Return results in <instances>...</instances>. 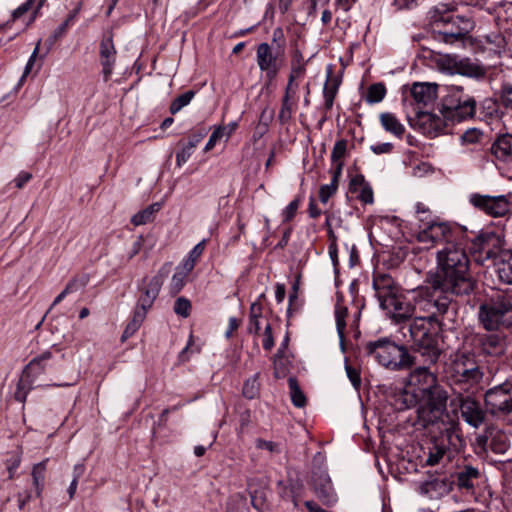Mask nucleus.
<instances>
[{"instance_id": "nucleus-17", "label": "nucleus", "mask_w": 512, "mask_h": 512, "mask_svg": "<svg viewBox=\"0 0 512 512\" xmlns=\"http://www.w3.org/2000/svg\"><path fill=\"white\" fill-rule=\"evenodd\" d=\"M162 285L163 278L160 275H155L145 281L135 309L147 315V312L151 309L158 297Z\"/></svg>"}, {"instance_id": "nucleus-51", "label": "nucleus", "mask_w": 512, "mask_h": 512, "mask_svg": "<svg viewBox=\"0 0 512 512\" xmlns=\"http://www.w3.org/2000/svg\"><path fill=\"white\" fill-rule=\"evenodd\" d=\"M482 132L476 128L466 130L460 137L463 144H475L480 141Z\"/></svg>"}, {"instance_id": "nucleus-48", "label": "nucleus", "mask_w": 512, "mask_h": 512, "mask_svg": "<svg viewBox=\"0 0 512 512\" xmlns=\"http://www.w3.org/2000/svg\"><path fill=\"white\" fill-rule=\"evenodd\" d=\"M88 283V278L83 276V277H75L73 279H71L65 286L64 290L66 291V293L69 295V294H72V293H75L77 291H80L82 289H84V287L87 285Z\"/></svg>"}, {"instance_id": "nucleus-62", "label": "nucleus", "mask_w": 512, "mask_h": 512, "mask_svg": "<svg viewBox=\"0 0 512 512\" xmlns=\"http://www.w3.org/2000/svg\"><path fill=\"white\" fill-rule=\"evenodd\" d=\"M34 1H35V0H27L25 3H23V4H22V5H20L18 8H16V9L13 11V14H12L13 19H14V20H15V19H18V18H20L22 15H24L25 13H27V12L31 9V7H32V5H33V3H34Z\"/></svg>"}, {"instance_id": "nucleus-49", "label": "nucleus", "mask_w": 512, "mask_h": 512, "mask_svg": "<svg viewBox=\"0 0 512 512\" xmlns=\"http://www.w3.org/2000/svg\"><path fill=\"white\" fill-rule=\"evenodd\" d=\"M260 328V314L256 312V304H252L248 332L251 334H259Z\"/></svg>"}, {"instance_id": "nucleus-64", "label": "nucleus", "mask_w": 512, "mask_h": 512, "mask_svg": "<svg viewBox=\"0 0 512 512\" xmlns=\"http://www.w3.org/2000/svg\"><path fill=\"white\" fill-rule=\"evenodd\" d=\"M205 135H206V133L204 131H199V132L192 134L189 137V140L186 143V145L194 150L196 148V146L203 140Z\"/></svg>"}, {"instance_id": "nucleus-58", "label": "nucleus", "mask_w": 512, "mask_h": 512, "mask_svg": "<svg viewBox=\"0 0 512 512\" xmlns=\"http://www.w3.org/2000/svg\"><path fill=\"white\" fill-rule=\"evenodd\" d=\"M262 343H263V348L268 351L271 350L274 346L273 332H272L271 325L269 323H267L264 328Z\"/></svg>"}, {"instance_id": "nucleus-6", "label": "nucleus", "mask_w": 512, "mask_h": 512, "mask_svg": "<svg viewBox=\"0 0 512 512\" xmlns=\"http://www.w3.org/2000/svg\"><path fill=\"white\" fill-rule=\"evenodd\" d=\"M410 337L414 345L425 357V361L435 363L440 355L434 333V322L431 316H416L410 324Z\"/></svg>"}, {"instance_id": "nucleus-36", "label": "nucleus", "mask_w": 512, "mask_h": 512, "mask_svg": "<svg viewBox=\"0 0 512 512\" xmlns=\"http://www.w3.org/2000/svg\"><path fill=\"white\" fill-rule=\"evenodd\" d=\"M206 245V240L200 241L189 252L188 257L183 261L182 267L184 270L191 272L196 265V262L202 255Z\"/></svg>"}, {"instance_id": "nucleus-60", "label": "nucleus", "mask_w": 512, "mask_h": 512, "mask_svg": "<svg viewBox=\"0 0 512 512\" xmlns=\"http://www.w3.org/2000/svg\"><path fill=\"white\" fill-rule=\"evenodd\" d=\"M222 131H223L222 129H218L217 127L214 129L208 142L206 143V145L204 147L205 152L212 150L215 147V145L217 144V142H219L223 139V137L221 135Z\"/></svg>"}, {"instance_id": "nucleus-40", "label": "nucleus", "mask_w": 512, "mask_h": 512, "mask_svg": "<svg viewBox=\"0 0 512 512\" xmlns=\"http://www.w3.org/2000/svg\"><path fill=\"white\" fill-rule=\"evenodd\" d=\"M289 389H290V395L292 403L296 407H303L306 403V397L301 391L298 382L295 378L291 377L288 380Z\"/></svg>"}, {"instance_id": "nucleus-20", "label": "nucleus", "mask_w": 512, "mask_h": 512, "mask_svg": "<svg viewBox=\"0 0 512 512\" xmlns=\"http://www.w3.org/2000/svg\"><path fill=\"white\" fill-rule=\"evenodd\" d=\"M312 485L316 496L324 504L332 505L337 501V495L327 472L322 470L315 471L312 476Z\"/></svg>"}, {"instance_id": "nucleus-9", "label": "nucleus", "mask_w": 512, "mask_h": 512, "mask_svg": "<svg viewBox=\"0 0 512 512\" xmlns=\"http://www.w3.org/2000/svg\"><path fill=\"white\" fill-rule=\"evenodd\" d=\"M504 238L494 232H483L475 237L470 246V254L473 260L484 265L487 261L500 258L505 251Z\"/></svg>"}, {"instance_id": "nucleus-29", "label": "nucleus", "mask_w": 512, "mask_h": 512, "mask_svg": "<svg viewBox=\"0 0 512 512\" xmlns=\"http://www.w3.org/2000/svg\"><path fill=\"white\" fill-rule=\"evenodd\" d=\"M448 445L445 440L434 439L428 447L425 464L435 466L440 464L448 454Z\"/></svg>"}, {"instance_id": "nucleus-18", "label": "nucleus", "mask_w": 512, "mask_h": 512, "mask_svg": "<svg viewBox=\"0 0 512 512\" xmlns=\"http://www.w3.org/2000/svg\"><path fill=\"white\" fill-rule=\"evenodd\" d=\"M99 56L104 79L108 80L113 72L117 57V50L111 32L105 34L100 42Z\"/></svg>"}, {"instance_id": "nucleus-46", "label": "nucleus", "mask_w": 512, "mask_h": 512, "mask_svg": "<svg viewBox=\"0 0 512 512\" xmlns=\"http://www.w3.org/2000/svg\"><path fill=\"white\" fill-rule=\"evenodd\" d=\"M189 271L184 270L183 268L180 271L174 273L170 283V289L173 293H178L185 285V280Z\"/></svg>"}, {"instance_id": "nucleus-35", "label": "nucleus", "mask_w": 512, "mask_h": 512, "mask_svg": "<svg viewBox=\"0 0 512 512\" xmlns=\"http://www.w3.org/2000/svg\"><path fill=\"white\" fill-rule=\"evenodd\" d=\"M161 205L159 203H153L145 209L134 214L131 218V223L134 226L145 225L154 219L155 214L160 210Z\"/></svg>"}, {"instance_id": "nucleus-54", "label": "nucleus", "mask_w": 512, "mask_h": 512, "mask_svg": "<svg viewBox=\"0 0 512 512\" xmlns=\"http://www.w3.org/2000/svg\"><path fill=\"white\" fill-rule=\"evenodd\" d=\"M337 94V87L332 85V86H329L328 84H326L324 86V90H323V96H324V100H325V107L326 109H331L332 106H333V102H334V98Z\"/></svg>"}, {"instance_id": "nucleus-26", "label": "nucleus", "mask_w": 512, "mask_h": 512, "mask_svg": "<svg viewBox=\"0 0 512 512\" xmlns=\"http://www.w3.org/2000/svg\"><path fill=\"white\" fill-rule=\"evenodd\" d=\"M381 308L396 321H402L414 315L412 305L399 294L392 298L391 305H383Z\"/></svg>"}, {"instance_id": "nucleus-10", "label": "nucleus", "mask_w": 512, "mask_h": 512, "mask_svg": "<svg viewBox=\"0 0 512 512\" xmlns=\"http://www.w3.org/2000/svg\"><path fill=\"white\" fill-rule=\"evenodd\" d=\"M485 408L495 417H505L512 413V381L507 380L488 389L484 395Z\"/></svg>"}, {"instance_id": "nucleus-13", "label": "nucleus", "mask_w": 512, "mask_h": 512, "mask_svg": "<svg viewBox=\"0 0 512 512\" xmlns=\"http://www.w3.org/2000/svg\"><path fill=\"white\" fill-rule=\"evenodd\" d=\"M470 203L491 217H505L510 213L511 203L507 195H482L472 194Z\"/></svg>"}, {"instance_id": "nucleus-5", "label": "nucleus", "mask_w": 512, "mask_h": 512, "mask_svg": "<svg viewBox=\"0 0 512 512\" xmlns=\"http://www.w3.org/2000/svg\"><path fill=\"white\" fill-rule=\"evenodd\" d=\"M479 320L486 330H497L512 325V304L502 294L487 299L479 307Z\"/></svg>"}, {"instance_id": "nucleus-42", "label": "nucleus", "mask_w": 512, "mask_h": 512, "mask_svg": "<svg viewBox=\"0 0 512 512\" xmlns=\"http://www.w3.org/2000/svg\"><path fill=\"white\" fill-rule=\"evenodd\" d=\"M46 462L42 461L36 465H34L32 469V477H33V484L36 487L37 493L40 494L44 482L45 477V470H46Z\"/></svg>"}, {"instance_id": "nucleus-32", "label": "nucleus", "mask_w": 512, "mask_h": 512, "mask_svg": "<svg viewBox=\"0 0 512 512\" xmlns=\"http://www.w3.org/2000/svg\"><path fill=\"white\" fill-rule=\"evenodd\" d=\"M490 448L497 454H505L510 446V436L499 429H492L490 432Z\"/></svg>"}, {"instance_id": "nucleus-27", "label": "nucleus", "mask_w": 512, "mask_h": 512, "mask_svg": "<svg viewBox=\"0 0 512 512\" xmlns=\"http://www.w3.org/2000/svg\"><path fill=\"white\" fill-rule=\"evenodd\" d=\"M350 191L357 193V197L364 204H372L374 202L373 189L362 175H357L350 181Z\"/></svg>"}, {"instance_id": "nucleus-61", "label": "nucleus", "mask_w": 512, "mask_h": 512, "mask_svg": "<svg viewBox=\"0 0 512 512\" xmlns=\"http://www.w3.org/2000/svg\"><path fill=\"white\" fill-rule=\"evenodd\" d=\"M251 503L252 505L258 509L261 510L266 506V498L264 495V492L262 491H255L251 494Z\"/></svg>"}, {"instance_id": "nucleus-43", "label": "nucleus", "mask_w": 512, "mask_h": 512, "mask_svg": "<svg viewBox=\"0 0 512 512\" xmlns=\"http://www.w3.org/2000/svg\"><path fill=\"white\" fill-rule=\"evenodd\" d=\"M195 93L191 90L179 95L178 97H176L171 105H170V112L172 114H176L178 113L183 107H185L186 105H188L191 100L193 99Z\"/></svg>"}, {"instance_id": "nucleus-50", "label": "nucleus", "mask_w": 512, "mask_h": 512, "mask_svg": "<svg viewBox=\"0 0 512 512\" xmlns=\"http://www.w3.org/2000/svg\"><path fill=\"white\" fill-rule=\"evenodd\" d=\"M500 99L503 106L512 111V84L506 83L501 87Z\"/></svg>"}, {"instance_id": "nucleus-34", "label": "nucleus", "mask_w": 512, "mask_h": 512, "mask_svg": "<svg viewBox=\"0 0 512 512\" xmlns=\"http://www.w3.org/2000/svg\"><path fill=\"white\" fill-rule=\"evenodd\" d=\"M480 476L479 470L472 466H465L457 474V484L460 488L473 489L474 481Z\"/></svg>"}, {"instance_id": "nucleus-3", "label": "nucleus", "mask_w": 512, "mask_h": 512, "mask_svg": "<svg viewBox=\"0 0 512 512\" xmlns=\"http://www.w3.org/2000/svg\"><path fill=\"white\" fill-rule=\"evenodd\" d=\"M445 374L452 383L463 385L465 389L480 383L484 376L474 355L462 351L450 356L445 366Z\"/></svg>"}, {"instance_id": "nucleus-53", "label": "nucleus", "mask_w": 512, "mask_h": 512, "mask_svg": "<svg viewBox=\"0 0 512 512\" xmlns=\"http://www.w3.org/2000/svg\"><path fill=\"white\" fill-rule=\"evenodd\" d=\"M345 370H346L347 377L351 381L353 387L355 389H358L361 385V377H360L359 370L357 368H354V367L348 365L347 363L345 364Z\"/></svg>"}, {"instance_id": "nucleus-39", "label": "nucleus", "mask_w": 512, "mask_h": 512, "mask_svg": "<svg viewBox=\"0 0 512 512\" xmlns=\"http://www.w3.org/2000/svg\"><path fill=\"white\" fill-rule=\"evenodd\" d=\"M348 314V310L346 307L341 305H336L335 307V320L337 332L340 338V342L343 343L345 338V327H346V317Z\"/></svg>"}, {"instance_id": "nucleus-16", "label": "nucleus", "mask_w": 512, "mask_h": 512, "mask_svg": "<svg viewBox=\"0 0 512 512\" xmlns=\"http://www.w3.org/2000/svg\"><path fill=\"white\" fill-rule=\"evenodd\" d=\"M409 387H413V392L422 394V397L431 395L436 388H441L437 384L436 376L426 367L416 368L409 377Z\"/></svg>"}, {"instance_id": "nucleus-15", "label": "nucleus", "mask_w": 512, "mask_h": 512, "mask_svg": "<svg viewBox=\"0 0 512 512\" xmlns=\"http://www.w3.org/2000/svg\"><path fill=\"white\" fill-rule=\"evenodd\" d=\"M407 118L411 127L429 137L437 136L445 128V119L430 112L417 111L413 118Z\"/></svg>"}, {"instance_id": "nucleus-22", "label": "nucleus", "mask_w": 512, "mask_h": 512, "mask_svg": "<svg viewBox=\"0 0 512 512\" xmlns=\"http://www.w3.org/2000/svg\"><path fill=\"white\" fill-rule=\"evenodd\" d=\"M478 345L485 355L499 357L505 353L506 340L500 333H485L478 336Z\"/></svg>"}, {"instance_id": "nucleus-30", "label": "nucleus", "mask_w": 512, "mask_h": 512, "mask_svg": "<svg viewBox=\"0 0 512 512\" xmlns=\"http://www.w3.org/2000/svg\"><path fill=\"white\" fill-rule=\"evenodd\" d=\"M379 121L382 128L397 138H401L405 133V127L391 112H383L379 115Z\"/></svg>"}, {"instance_id": "nucleus-59", "label": "nucleus", "mask_w": 512, "mask_h": 512, "mask_svg": "<svg viewBox=\"0 0 512 512\" xmlns=\"http://www.w3.org/2000/svg\"><path fill=\"white\" fill-rule=\"evenodd\" d=\"M21 463V456L20 454L16 453L12 455L9 459L6 461V466L9 472V478L12 479L14 476L15 471L19 467Z\"/></svg>"}, {"instance_id": "nucleus-57", "label": "nucleus", "mask_w": 512, "mask_h": 512, "mask_svg": "<svg viewBox=\"0 0 512 512\" xmlns=\"http://www.w3.org/2000/svg\"><path fill=\"white\" fill-rule=\"evenodd\" d=\"M83 471H84V466L83 465H76L75 466V468H74V477H73V480L70 483V486L68 488V493H69L70 498H73V496H74V494L76 492L77 485H78V480H79L80 476L82 475Z\"/></svg>"}, {"instance_id": "nucleus-11", "label": "nucleus", "mask_w": 512, "mask_h": 512, "mask_svg": "<svg viewBox=\"0 0 512 512\" xmlns=\"http://www.w3.org/2000/svg\"><path fill=\"white\" fill-rule=\"evenodd\" d=\"M416 238L419 243L424 245V248L430 249L454 242L458 239V233L448 222L433 221L419 231Z\"/></svg>"}, {"instance_id": "nucleus-24", "label": "nucleus", "mask_w": 512, "mask_h": 512, "mask_svg": "<svg viewBox=\"0 0 512 512\" xmlns=\"http://www.w3.org/2000/svg\"><path fill=\"white\" fill-rule=\"evenodd\" d=\"M460 410L462 417L469 425L477 428L484 422V411L474 399L470 397L462 399Z\"/></svg>"}, {"instance_id": "nucleus-55", "label": "nucleus", "mask_w": 512, "mask_h": 512, "mask_svg": "<svg viewBox=\"0 0 512 512\" xmlns=\"http://www.w3.org/2000/svg\"><path fill=\"white\" fill-rule=\"evenodd\" d=\"M194 150L190 147H188L186 144L182 146V148L177 152L176 154V164L178 167H181L184 165L191 155L193 154Z\"/></svg>"}, {"instance_id": "nucleus-37", "label": "nucleus", "mask_w": 512, "mask_h": 512, "mask_svg": "<svg viewBox=\"0 0 512 512\" xmlns=\"http://www.w3.org/2000/svg\"><path fill=\"white\" fill-rule=\"evenodd\" d=\"M259 388V373H256L244 382L242 394L247 399H255L259 396Z\"/></svg>"}, {"instance_id": "nucleus-52", "label": "nucleus", "mask_w": 512, "mask_h": 512, "mask_svg": "<svg viewBox=\"0 0 512 512\" xmlns=\"http://www.w3.org/2000/svg\"><path fill=\"white\" fill-rule=\"evenodd\" d=\"M299 205H300L299 198L294 199L287 205V207L282 212L284 222H289L293 219V217L295 216V214L299 208Z\"/></svg>"}, {"instance_id": "nucleus-56", "label": "nucleus", "mask_w": 512, "mask_h": 512, "mask_svg": "<svg viewBox=\"0 0 512 512\" xmlns=\"http://www.w3.org/2000/svg\"><path fill=\"white\" fill-rule=\"evenodd\" d=\"M193 336L190 335L189 340L185 348L179 353V360L182 362L189 360V353H199L200 349L198 347L193 348Z\"/></svg>"}, {"instance_id": "nucleus-33", "label": "nucleus", "mask_w": 512, "mask_h": 512, "mask_svg": "<svg viewBox=\"0 0 512 512\" xmlns=\"http://www.w3.org/2000/svg\"><path fill=\"white\" fill-rule=\"evenodd\" d=\"M343 164H338L336 168H334L333 176L331 182L329 184L322 185L319 189V200L322 203H327L329 198L334 195L338 188L339 177L342 173Z\"/></svg>"}, {"instance_id": "nucleus-38", "label": "nucleus", "mask_w": 512, "mask_h": 512, "mask_svg": "<svg viewBox=\"0 0 512 512\" xmlns=\"http://www.w3.org/2000/svg\"><path fill=\"white\" fill-rule=\"evenodd\" d=\"M145 318L146 314L135 309L132 320L127 324L123 332L122 341L133 336L136 333V331L141 327Z\"/></svg>"}, {"instance_id": "nucleus-2", "label": "nucleus", "mask_w": 512, "mask_h": 512, "mask_svg": "<svg viewBox=\"0 0 512 512\" xmlns=\"http://www.w3.org/2000/svg\"><path fill=\"white\" fill-rule=\"evenodd\" d=\"M447 392L436 388L431 395L421 397L417 408V422L425 429L448 431L455 425V415L447 411Z\"/></svg>"}, {"instance_id": "nucleus-7", "label": "nucleus", "mask_w": 512, "mask_h": 512, "mask_svg": "<svg viewBox=\"0 0 512 512\" xmlns=\"http://www.w3.org/2000/svg\"><path fill=\"white\" fill-rule=\"evenodd\" d=\"M431 18L434 30L437 31V39L445 43L462 41L472 27L468 19L446 12L441 13L439 8L434 10Z\"/></svg>"}, {"instance_id": "nucleus-1", "label": "nucleus", "mask_w": 512, "mask_h": 512, "mask_svg": "<svg viewBox=\"0 0 512 512\" xmlns=\"http://www.w3.org/2000/svg\"><path fill=\"white\" fill-rule=\"evenodd\" d=\"M437 272L431 280L435 291L446 295H468L476 285L469 272V258L457 239L448 242L436 253Z\"/></svg>"}, {"instance_id": "nucleus-63", "label": "nucleus", "mask_w": 512, "mask_h": 512, "mask_svg": "<svg viewBox=\"0 0 512 512\" xmlns=\"http://www.w3.org/2000/svg\"><path fill=\"white\" fill-rule=\"evenodd\" d=\"M32 178V174L29 172L22 171L20 172L16 178L14 179L15 186L18 189H21L24 187V185L29 182Z\"/></svg>"}, {"instance_id": "nucleus-45", "label": "nucleus", "mask_w": 512, "mask_h": 512, "mask_svg": "<svg viewBox=\"0 0 512 512\" xmlns=\"http://www.w3.org/2000/svg\"><path fill=\"white\" fill-rule=\"evenodd\" d=\"M296 105L295 100H290V98L283 97L281 109L279 111V119L281 122H288L292 118V114L294 112V108Z\"/></svg>"}, {"instance_id": "nucleus-28", "label": "nucleus", "mask_w": 512, "mask_h": 512, "mask_svg": "<svg viewBox=\"0 0 512 512\" xmlns=\"http://www.w3.org/2000/svg\"><path fill=\"white\" fill-rule=\"evenodd\" d=\"M492 154L501 161H512V135L505 134L498 137L491 147Z\"/></svg>"}, {"instance_id": "nucleus-14", "label": "nucleus", "mask_w": 512, "mask_h": 512, "mask_svg": "<svg viewBox=\"0 0 512 512\" xmlns=\"http://www.w3.org/2000/svg\"><path fill=\"white\" fill-rule=\"evenodd\" d=\"M256 62L266 78L273 80L283 63V57L279 52H274L268 43H261L256 50Z\"/></svg>"}, {"instance_id": "nucleus-19", "label": "nucleus", "mask_w": 512, "mask_h": 512, "mask_svg": "<svg viewBox=\"0 0 512 512\" xmlns=\"http://www.w3.org/2000/svg\"><path fill=\"white\" fill-rule=\"evenodd\" d=\"M414 314L419 313V316H431V321L435 322L437 313H444L447 310V303H438L424 296L423 290L413 292Z\"/></svg>"}, {"instance_id": "nucleus-21", "label": "nucleus", "mask_w": 512, "mask_h": 512, "mask_svg": "<svg viewBox=\"0 0 512 512\" xmlns=\"http://www.w3.org/2000/svg\"><path fill=\"white\" fill-rule=\"evenodd\" d=\"M373 288L381 307L391 305L392 298L398 295V288L394 280L386 274H379L374 277Z\"/></svg>"}, {"instance_id": "nucleus-44", "label": "nucleus", "mask_w": 512, "mask_h": 512, "mask_svg": "<svg viewBox=\"0 0 512 512\" xmlns=\"http://www.w3.org/2000/svg\"><path fill=\"white\" fill-rule=\"evenodd\" d=\"M346 149L347 142L344 139H340L336 141V143L334 144V147L331 152V160L334 163L335 168L338 166L339 163L344 165L342 158L346 154Z\"/></svg>"}, {"instance_id": "nucleus-41", "label": "nucleus", "mask_w": 512, "mask_h": 512, "mask_svg": "<svg viewBox=\"0 0 512 512\" xmlns=\"http://www.w3.org/2000/svg\"><path fill=\"white\" fill-rule=\"evenodd\" d=\"M386 95V88L382 83H376L368 88L366 101L370 104L381 102Z\"/></svg>"}, {"instance_id": "nucleus-4", "label": "nucleus", "mask_w": 512, "mask_h": 512, "mask_svg": "<svg viewBox=\"0 0 512 512\" xmlns=\"http://www.w3.org/2000/svg\"><path fill=\"white\" fill-rule=\"evenodd\" d=\"M365 350L380 365L391 370L409 368L413 364V358L405 347L386 338L367 343Z\"/></svg>"}, {"instance_id": "nucleus-23", "label": "nucleus", "mask_w": 512, "mask_h": 512, "mask_svg": "<svg viewBox=\"0 0 512 512\" xmlns=\"http://www.w3.org/2000/svg\"><path fill=\"white\" fill-rule=\"evenodd\" d=\"M410 95L417 105L429 106L438 96V84L430 82H415L410 87Z\"/></svg>"}, {"instance_id": "nucleus-25", "label": "nucleus", "mask_w": 512, "mask_h": 512, "mask_svg": "<svg viewBox=\"0 0 512 512\" xmlns=\"http://www.w3.org/2000/svg\"><path fill=\"white\" fill-rule=\"evenodd\" d=\"M51 358V352H44L40 356L32 359L30 363L27 365L26 369L24 370V375L19 381L17 391L15 392V397L18 401L24 402L25 401V393L22 391L26 383L28 382L26 378L30 376V374H37L40 373L44 369L43 363L46 362Z\"/></svg>"}, {"instance_id": "nucleus-31", "label": "nucleus", "mask_w": 512, "mask_h": 512, "mask_svg": "<svg viewBox=\"0 0 512 512\" xmlns=\"http://www.w3.org/2000/svg\"><path fill=\"white\" fill-rule=\"evenodd\" d=\"M496 272L501 282L512 284V251L505 250L496 263Z\"/></svg>"}, {"instance_id": "nucleus-8", "label": "nucleus", "mask_w": 512, "mask_h": 512, "mask_svg": "<svg viewBox=\"0 0 512 512\" xmlns=\"http://www.w3.org/2000/svg\"><path fill=\"white\" fill-rule=\"evenodd\" d=\"M475 110V99L464 94L461 87H452L444 99L441 112L445 120L460 122L472 118Z\"/></svg>"}, {"instance_id": "nucleus-47", "label": "nucleus", "mask_w": 512, "mask_h": 512, "mask_svg": "<svg viewBox=\"0 0 512 512\" xmlns=\"http://www.w3.org/2000/svg\"><path fill=\"white\" fill-rule=\"evenodd\" d=\"M173 309L177 315L187 318L190 315L191 303L187 298L179 297L176 299Z\"/></svg>"}, {"instance_id": "nucleus-12", "label": "nucleus", "mask_w": 512, "mask_h": 512, "mask_svg": "<svg viewBox=\"0 0 512 512\" xmlns=\"http://www.w3.org/2000/svg\"><path fill=\"white\" fill-rule=\"evenodd\" d=\"M441 70L449 74H459L472 78H482L486 74L483 66L468 58H458L455 55L445 54L438 60Z\"/></svg>"}]
</instances>
